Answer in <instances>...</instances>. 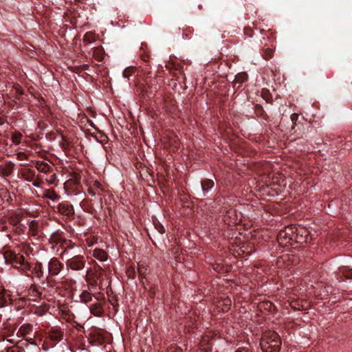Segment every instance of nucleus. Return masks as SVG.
Wrapping results in <instances>:
<instances>
[{"instance_id":"nucleus-1","label":"nucleus","mask_w":352,"mask_h":352,"mask_svg":"<svg viewBox=\"0 0 352 352\" xmlns=\"http://www.w3.org/2000/svg\"><path fill=\"white\" fill-rule=\"evenodd\" d=\"M261 346L263 352H280L281 341L276 332L270 331L261 340Z\"/></svg>"},{"instance_id":"nucleus-2","label":"nucleus","mask_w":352,"mask_h":352,"mask_svg":"<svg viewBox=\"0 0 352 352\" xmlns=\"http://www.w3.org/2000/svg\"><path fill=\"white\" fill-rule=\"evenodd\" d=\"M65 264L68 269L74 271H80L85 268L86 258L82 255H76L67 259Z\"/></svg>"},{"instance_id":"nucleus-3","label":"nucleus","mask_w":352,"mask_h":352,"mask_svg":"<svg viewBox=\"0 0 352 352\" xmlns=\"http://www.w3.org/2000/svg\"><path fill=\"white\" fill-rule=\"evenodd\" d=\"M63 267V264L57 258H51L48 263L49 274L52 276H57Z\"/></svg>"},{"instance_id":"nucleus-4","label":"nucleus","mask_w":352,"mask_h":352,"mask_svg":"<svg viewBox=\"0 0 352 352\" xmlns=\"http://www.w3.org/2000/svg\"><path fill=\"white\" fill-rule=\"evenodd\" d=\"M47 338L54 344H56L63 339L64 331L60 327H52L47 332Z\"/></svg>"},{"instance_id":"nucleus-5","label":"nucleus","mask_w":352,"mask_h":352,"mask_svg":"<svg viewBox=\"0 0 352 352\" xmlns=\"http://www.w3.org/2000/svg\"><path fill=\"white\" fill-rule=\"evenodd\" d=\"M57 210L60 214L69 218L72 217L74 215V209L73 206L67 201L60 203L57 206Z\"/></svg>"},{"instance_id":"nucleus-6","label":"nucleus","mask_w":352,"mask_h":352,"mask_svg":"<svg viewBox=\"0 0 352 352\" xmlns=\"http://www.w3.org/2000/svg\"><path fill=\"white\" fill-rule=\"evenodd\" d=\"M33 331V326L30 323H25L22 324L16 332V336L19 338H26L32 334Z\"/></svg>"},{"instance_id":"nucleus-7","label":"nucleus","mask_w":352,"mask_h":352,"mask_svg":"<svg viewBox=\"0 0 352 352\" xmlns=\"http://www.w3.org/2000/svg\"><path fill=\"white\" fill-rule=\"evenodd\" d=\"M201 186L204 196H206L209 190H210L214 187V182L211 179L205 178L201 179Z\"/></svg>"},{"instance_id":"nucleus-8","label":"nucleus","mask_w":352,"mask_h":352,"mask_svg":"<svg viewBox=\"0 0 352 352\" xmlns=\"http://www.w3.org/2000/svg\"><path fill=\"white\" fill-rule=\"evenodd\" d=\"M14 164L9 162L5 166L0 165V176L8 177L14 170Z\"/></svg>"},{"instance_id":"nucleus-9","label":"nucleus","mask_w":352,"mask_h":352,"mask_svg":"<svg viewBox=\"0 0 352 352\" xmlns=\"http://www.w3.org/2000/svg\"><path fill=\"white\" fill-rule=\"evenodd\" d=\"M36 168L41 173H49L53 170L52 167L47 163L41 161H37L35 164Z\"/></svg>"},{"instance_id":"nucleus-10","label":"nucleus","mask_w":352,"mask_h":352,"mask_svg":"<svg viewBox=\"0 0 352 352\" xmlns=\"http://www.w3.org/2000/svg\"><path fill=\"white\" fill-rule=\"evenodd\" d=\"M89 310L91 314L95 316L100 317L103 314V307L99 302L94 303L89 307Z\"/></svg>"},{"instance_id":"nucleus-11","label":"nucleus","mask_w":352,"mask_h":352,"mask_svg":"<svg viewBox=\"0 0 352 352\" xmlns=\"http://www.w3.org/2000/svg\"><path fill=\"white\" fill-rule=\"evenodd\" d=\"M28 294L34 298H42V292L40 287L35 284L31 285L28 290Z\"/></svg>"},{"instance_id":"nucleus-12","label":"nucleus","mask_w":352,"mask_h":352,"mask_svg":"<svg viewBox=\"0 0 352 352\" xmlns=\"http://www.w3.org/2000/svg\"><path fill=\"white\" fill-rule=\"evenodd\" d=\"M23 178L28 181L31 182L34 180V179L36 177V172L33 169L31 168H27L24 169L21 173Z\"/></svg>"},{"instance_id":"nucleus-13","label":"nucleus","mask_w":352,"mask_h":352,"mask_svg":"<svg viewBox=\"0 0 352 352\" xmlns=\"http://www.w3.org/2000/svg\"><path fill=\"white\" fill-rule=\"evenodd\" d=\"M32 273L34 274V276L38 278H41L43 276L44 272L43 270V265L40 262H37L34 267L32 270Z\"/></svg>"},{"instance_id":"nucleus-14","label":"nucleus","mask_w":352,"mask_h":352,"mask_svg":"<svg viewBox=\"0 0 352 352\" xmlns=\"http://www.w3.org/2000/svg\"><path fill=\"white\" fill-rule=\"evenodd\" d=\"M338 274L340 278L344 277L345 279H352V269L346 267H341L339 269Z\"/></svg>"},{"instance_id":"nucleus-15","label":"nucleus","mask_w":352,"mask_h":352,"mask_svg":"<svg viewBox=\"0 0 352 352\" xmlns=\"http://www.w3.org/2000/svg\"><path fill=\"white\" fill-rule=\"evenodd\" d=\"M94 256L96 258L100 261H104L107 258V253L101 249H95L94 250Z\"/></svg>"},{"instance_id":"nucleus-16","label":"nucleus","mask_w":352,"mask_h":352,"mask_svg":"<svg viewBox=\"0 0 352 352\" xmlns=\"http://www.w3.org/2000/svg\"><path fill=\"white\" fill-rule=\"evenodd\" d=\"M43 197L49 199L52 201H57L59 199V196L53 190H45L43 194Z\"/></svg>"},{"instance_id":"nucleus-17","label":"nucleus","mask_w":352,"mask_h":352,"mask_svg":"<svg viewBox=\"0 0 352 352\" xmlns=\"http://www.w3.org/2000/svg\"><path fill=\"white\" fill-rule=\"evenodd\" d=\"M21 221V217L17 214H12L8 217L9 223L16 227V228H19L18 225L20 223Z\"/></svg>"},{"instance_id":"nucleus-18","label":"nucleus","mask_w":352,"mask_h":352,"mask_svg":"<svg viewBox=\"0 0 352 352\" xmlns=\"http://www.w3.org/2000/svg\"><path fill=\"white\" fill-rule=\"evenodd\" d=\"M248 75L245 72H241L235 76V81L237 83L242 84L248 80Z\"/></svg>"},{"instance_id":"nucleus-19","label":"nucleus","mask_w":352,"mask_h":352,"mask_svg":"<svg viewBox=\"0 0 352 352\" xmlns=\"http://www.w3.org/2000/svg\"><path fill=\"white\" fill-rule=\"evenodd\" d=\"M10 298L5 292H0V307H3L9 304Z\"/></svg>"},{"instance_id":"nucleus-20","label":"nucleus","mask_w":352,"mask_h":352,"mask_svg":"<svg viewBox=\"0 0 352 352\" xmlns=\"http://www.w3.org/2000/svg\"><path fill=\"white\" fill-rule=\"evenodd\" d=\"M80 300L85 303H88L92 300L91 294L87 291H83L80 295Z\"/></svg>"},{"instance_id":"nucleus-21","label":"nucleus","mask_w":352,"mask_h":352,"mask_svg":"<svg viewBox=\"0 0 352 352\" xmlns=\"http://www.w3.org/2000/svg\"><path fill=\"white\" fill-rule=\"evenodd\" d=\"M4 258L6 263H13V258L15 257V253L11 250L6 251L3 254Z\"/></svg>"},{"instance_id":"nucleus-22","label":"nucleus","mask_w":352,"mask_h":352,"mask_svg":"<svg viewBox=\"0 0 352 352\" xmlns=\"http://www.w3.org/2000/svg\"><path fill=\"white\" fill-rule=\"evenodd\" d=\"M22 134L21 132L15 131L12 135V141L14 144H19L22 138Z\"/></svg>"},{"instance_id":"nucleus-23","label":"nucleus","mask_w":352,"mask_h":352,"mask_svg":"<svg viewBox=\"0 0 352 352\" xmlns=\"http://www.w3.org/2000/svg\"><path fill=\"white\" fill-rule=\"evenodd\" d=\"M25 257L23 255L15 253V257L13 258V263L12 264L23 265L24 263Z\"/></svg>"},{"instance_id":"nucleus-24","label":"nucleus","mask_w":352,"mask_h":352,"mask_svg":"<svg viewBox=\"0 0 352 352\" xmlns=\"http://www.w3.org/2000/svg\"><path fill=\"white\" fill-rule=\"evenodd\" d=\"M273 50L270 48L263 49L262 56L265 60H268L273 56Z\"/></svg>"},{"instance_id":"nucleus-25","label":"nucleus","mask_w":352,"mask_h":352,"mask_svg":"<svg viewBox=\"0 0 352 352\" xmlns=\"http://www.w3.org/2000/svg\"><path fill=\"white\" fill-rule=\"evenodd\" d=\"M140 56L142 58V60L146 63L148 62L149 55L143 49V44H142V47L140 48Z\"/></svg>"},{"instance_id":"nucleus-26","label":"nucleus","mask_w":352,"mask_h":352,"mask_svg":"<svg viewBox=\"0 0 352 352\" xmlns=\"http://www.w3.org/2000/svg\"><path fill=\"white\" fill-rule=\"evenodd\" d=\"M135 71V68L133 67H127L123 71V76L126 78H129Z\"/></svg>"},{"instance_id":"nucleus-27","label":"nucleus","mask_w":352,"mask_h":352,"mask_svg":"<svg viewBox=\"0 0 352 352\" xmlns=\"http://www.w3.org/2000/svg\"><path fill=\"white\" fill-rule=\"evenodd\" d=\"M21 266L22 267V270L24 272V274L27 276H29V274H28V272L29 271H32V270L30 263L28 262L24 261V263H23V265H21Z\"/></svg>"},{"instance_id":"nucleus-28","label":"nucleus","mask_w":352,"mask_h":352,"mask_svg":"<svg viewBox=\"0 0 352 352\" xmlns=\"http://www.w3.org/2000/svg\"><path fill=\"white\" fill-rule=\"evenodd\" d=\"M6 352H25V351L23 347L14 345L12 346L8 347Z\"/></svg>"},{"instance_id":"nucleus-29","label":"nucleus","mask_w":352,"mask_h":352,"mask_svg":"<svg viewBox=\"0 0 352 352\" xmlns=\"http://www.w3.org/2000/svg\"><path fill=\"white\" fill-rule=\"evenodd\" d=\"M138 90L141 91V94H142L143 96H146L148 98L153 97V94L151 92H149L147 90V88L146 86L142 85L138 87Z\"/></svg>"},{"instance_id":"nucleus-30","label":"nucleus","mask_w":352,"mask_h":352,"mask_svg":"<svg viewBox=\"0 0 352 352\" xmlns=\"http://www.w3.org/2000/svg\"><path fill=\"white\" fill-rule=\"evenodd\" d=\"M94 57L96 60H98L99 62H101L103 60V54L101 52V50H95L94 51Z\"/></svg>"},{"instance_id":"nucleus-31","label":"nucleus","mask_w":352,"mask_h":352,"mask_svg":"<svg viewBox=\"0 0 352 352\" xmlns=\"http://www.w3.org/2000/svg\"><path fill=\"white\" fill-rule=\"evenodd\" d=\"M201 346L205 347L204 349L206 350V352H209L211 351V346L210 345L208 340L206 339L202 340L201 342Z\"/></svg>"},{"instance_id":"nucleus-32","label":"nucleus","mask_w":352,"mask_h":352,"mask_svg":"<svg viewBox=\"0 0 352 352\" xmlns=\"http://www.w3.org/2000/svg\"><path fill=\"white\" fill-rule=\"evenodd\" d=\"M47 310H48V307H47L46 305H45V307H40L36 309V314L39 316H43L44 314H45V313L47 312Z\"/></svg>"},{"instance_id":"nucleus-33","label":"nucleus","mask_w":352,"mask_h":352,"mask_svg":"<svg viewBox=\"0 0 352 352\" xmlns=\"http://www.w3.org/2000/svg\"><path fill=\"white\" fill-rule=\"evenodd\" d=\"M84 41L91 43L94 41L93 35L91 32H87L83 37Z\"/></svg>"},{"instance_id":"nucleus-34","label":"nucleus","mask_w":352,"mask_h":352,"mask_svg":"<svg viewBox=\"0 0 352 352\" xmlns=\"http://www.w3.org/2000/svg\"><path fill=\"white\" fill-rule=\"evenodd\" d=\"M46 180L50 184H54L57 180L56 175L55 173L52 174Z\"/></svg>"},{"instance_id":"nucleus-35","label":"nucleus","mask_w":352,"mask_h":352,"mask_svg":"<svg viewBox=\"0 0 352 352\" xmlns=\"http://www.w3.org/2000/svg\"><path fill=\"white\" fill-rule=\"evenodd\" d=\"M83 210L91 214H94L96 212V210L91 205H88L87 207L84 208Z\"/></svg>"},{"instance_id":"nucleus-36","label":"nucleus","mask_w":352,"mask_h":352,"mask_svg":"<svg viewBox=\"0 0 352 352\" xmlns=\"http://www.w3.org/2000/svg\"><path fill=\"white\" fill-rule=\"evenodd\" d=\"M146 271H147V268L144 267V266H140L139 265L138 267V273H139V275L142 277L146 273Z\"/></svg>"},{"instance_id":"nucleus-37","label":"nucleus","mask_w":352,"mask_h":352,"mask_svg":"<svg viewBox=\"0 0 352 352\" xmlns=\"http://www.w3.org/2000/svg\"><path fill=\"white\" fill-rule=\"evenodd\" d=\"M155 293H156V290L154 287H151L148 292V296L151 298H153L155 297Z\"/></svg>"},{"instance_id":"nucleus-38","label":"nucleus","mask_w":352,"mask_h":352,"mask_svg":"<svg viewBox=\"0 0 352 352\" xmlns=\"http://www.w3.org/2000/svg\"><path fill=\"white\" fill-rule=\"evenodd\" d=\"M256 111L258 114L261 115V116L265 113L262 106H261L259 104L256 105Z\"/></svg>"},{"instance_id":"nucleus-39","label":"nucleus","mask_w":352,"mask_h":352,"mask_svg":"<svg viewBox=\"0 0 352 352\" xmlns=\"http://www.w3.org/2000/svg\"><path fill=\"white\" fill-rule=\"evenodd\" d=\"M32 185L36 187H40L42 182L39 179H34L33 181L31 182Z\"/></svg>"},{"instance_id":"nucleus-40","label":"nucleus","mask_w":352,"mask_h":352,"mask_svg":"<svg viewBox=\"0 0 352 352\" xmlns=\"http://www.w3.org/2000/svg\"><path fill=\"white\" fill-rule=\"evenodd\" d=\"M252 30L251 28H247L244 29V33L246 36L252 37Z\"/></svg>"},{"instance_id":"nucleus-41","label":"nucleus","mask_w":352,"mask_h":352,"mask_svg":"<svg viewBox=\"0 0 352 352\" xmlns=\"http://www.w3.org/2000/svg\"><path fill=\"white\" fill-rule=\"evenodd\" d=\"M127 274L129 277L134 278L135 274V270L133 268L129 269L127 270Z\"/></svg>"},{"instance_id":"nucleus-42","label":"nucleus","mask_w":352,"mask_h":352,"mask_svg":"<svg viewBox=\"0 0 352 352\" xmlns=\"http://www.w3.org/2000/svg\"><path fill=\"white\" fill-rule=\"evenodd\" d=\"M156 228L157 230H158V232L161 234H164L165 232V228H164V226L161 224H160L159 226H156Z\"/></svg>"},{"instance_id":"nucleus-43","label":"nucleus","mask_w":352,"mask_h":352,"mask_svg":"<svg viewBox=\"0 0 352 352\" xmlns=\"http://www.w3.org/2000/svg\"><path fill=\"white\" fill-rule=\"evenodd\" d=\"M291 120L293 122V123H295V122L298 120V115L296 113H293L291 115Z\"/></svg>"},{"instance_id":"nucleus-44","label":"nucleus","mask_w":352,"mask_h":352,"mask_svg":"<svg viewBox=\"0 0 352 352\" xmlns=\"http://www.w3.org/2000/svg\"><path fill=\"white\" fill-rule=\"evenodd\" d=\"M25 157V154L24 153L20 152L17 154V158L19 160H22Z\"/></svg>"},{"instance_id":"nucleus-45","label":"nucleus","mask_w":352,"mask_h":352,"mask_svg":"<svg viewBox=\"0 0 352 352\" xmlns=\"http://www.w3.org/2000/svg\"><path fill=\"white\" fill-rule=\"evenodd\" d=\"M36 222H34V221H32L30 224V229L34 232L36 230V228H34Z\"/></svg>"},{"instance_id":"nucleus-46","label":"nucleus","mask_w":352,"mask_h":352,"mask_svg":"<svg viewBox=\"0 0 352 352\" xmlns=\"http://www.w3.org/2000/svg\"><path fill=\"white\" fill-rule=\"evenodd\" d=\"M25 338V340L28 342H29L30 344H34V338H30V337L27 336L26 338Z\"/></svg>"},{"instance_id":"nucleus-47","label":"nucleus","mask_w":352,"mask_h":352,"mask_svg":"<svg viewBox=\"0 0 352 352\" xmlns=\"http://www.w3.org/2000/svg\"><path fill=\"white\" fill-rule=\"evenodd\" d=\"M236 352H250L248 349L245 348H240L236 351Z\"/></svg>"},{"instance_id":"nucleus-48","label":"nucleus","mask_w":352,"mask_h":352,"mask_svg":"<svg viewBox=\"0 0 352 352\" xmlns=\"http://www.w3.org/2000/svg\"><path fill=\"white\" fill-rule=\"evenodd\" d=\"M224 305L226 306L227 309H229L228 306L230 305V300H226Z\"/></svg>"},{"instance_id":"nucleus-49","label":"nucleus","mask_w":352,"mask_h":352,"mask_svg":"<svg viewBox=\"0 0 352 352\" xmlns=\"http://www.w3.org/2000/svg\"><path fill=\"white\" fill-rule=\"evenodd\" d=\"M88 192H89L91 196H95V195H96V192H95L92 189H89Z\"/></svg>"},{"instance_id":"nucleus-50","label":"nucleus","mask_w":352,"mask_h":352,"mask_svg":"<svg viewBox=\"0 0 352 352\" xmlns=\"http://www.w3.org/2000/svg\"><path fill=\"white\" fill-rule=\"evenodd\" d=\"M3 336H4L5 339H7V340H8L9 342L12 343V344H14V343L15 342V341H14L13 339H8V338H7L4 335H3Z\"/></svg>"},{"instance_id":"nucleus-51","label":"nucleus","mask_w":352,"mask_h":352,"mask_svg":"<svg viewBox=\"0 0 352 352\" xmlns=\"http://www.w3.org/2000/svg\"><path fill=\"white\" fill-rule=\"evenodd\" d=\"M82 67L83 70H87L89 69V66L88 65H83Z\"/></svg>"},{"instance_id":"nucleus-52","label":"nucleus","mask_w":352,"mask_h":352,"mask_svg":"<svg viewBox=\"0 0 352 352\" xmlns=\"http://www.w3.org/2000/svg\"><path fill=\"white\" fill-rule=\"evenodd\" d=\"M5 340L4 336H3V334H1V333H0V340Z\"/></svg>"}]
</instances>
